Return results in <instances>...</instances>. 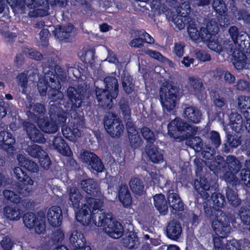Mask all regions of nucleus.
Instances as JSON below:
<instances>
[{
  "label": "nucleus",
  "mask_w": 250,
  "mask_h": 250,
  "mask_svg": "<svg viewBox=\"0 0 250 250\" xmlns=\"http://www.w3.org/2000/svg\"><path fill=\"white\" fill-rule=\"evenodd\" d=\"M3 194L6 200L14 204H16L17 205H20V204H23L22 205L26 206L27 204H28V201H29L28 199H22L20 197L19 195L11 190H4Z\"/></svg>",
  "instance_id": "ea45409f"
},
{
  "label": "nucleus",
  "mask_w": 250,
  "mask_h": 250,
  "mask_svg": "<svg viewBox=\"0 0 250 250\" xmlns=\"http://www.w3.org/2000/svg\"><path fill=\"white\" fill-rule=\"evenodd\" d=\"M229 33L232 41L235 44H238L239 47L236 48L233 53L234 58L233 64L237 70H242L246 67L247 64V57L245 53V37L242 32L239 31L238 28L236 26H231L229 29Z\"/></svg>",
  "instance_id": "423d86ee"
},
{
  "label": "nucleus",
  "mask_w": 250,
  "mask_h": 250,
  "mask_svg": "<svg viewBox=\"0 0 250 250\" xmlns=\"http://www.w3.org/2000/svg\"><path fill=\"white\" fill-rule=\"evenodd\" d=\"M167 130L168 135L175 139L181 137L187 139L196 134L197 128L180 118L176 117L168 123Z\"/></svg>",
  "instance_id": "6e6552de"
},
{
  "label": "nucleus",
  "mask_w": 250,
  "mask_h": 250,
  "mask_svg": "<svg viewBox=\"0 0 250 250\" xmlns=\"http://www.w3.org/2000/svg\"><path fill=\"white\" fill-rule=\"evenodd\" d=\"M216 148L207 146L204 145L203 147L202 150H200V151H202V154L203 158L207 160H211L214 158V155L216 152Z\"/></svg>",
  "instance_id": "bf43d9fd"
},
{
  "label": "nucleus",
  "mask_w": 250,
  "mask_h": 250,
  "mask_svg": "<svg viewBox=\"0 0 250 250\" xmlns=\"http://www.w3.org/2000/svg\"><path fill=\"white\" fill-rule=\"evenodd\" d=\"M22 52L27 58L37 61H41L43 59L42 54L32 48L24 47L22 49Z\"/></svg>",
  "instance_id": "09e8293b"
},
{
  "label": "nucleus",
  "mask_w": 250,
  "mask_h": 250,
  "mask_svg": "<svg viewBox=\"0 0 250 250\" xmlns=\"http://www.w3.org/2000/svg\"><path fill=\"white\" fill-rule=\"evenodd\" d=\"M245 119L246 122L243 121L240 114L232 113L229 116V122L232 130L236 133L246 131L250 134V120Z\"/></svg>",
  "instance_id": "6ab92c4d"
},
{
  "label": "nucleus",
  "mask_w": 250,
  "mask_h": 250,
  "mask_svg": "<svg viewBox=\"0 0 250 250\" xmlns=\"http://www.w3.org/2000/svg\"><path fill=\"white\" fill-rule=\"evenodd\" d=\"M16 81L19 86H21L23 94H26V91L28 82V76L27 73L22 72L18 74L16 77Z\"/></svg>",
  "instance_id": "3c124183"
},
{
  "label": "nucleus",
  "mask_w": 250,
  "mask_h": 250,
  "mask_svg": "<svg viewBox=\"0 0 250 250\" xmlns=\"http://www.w3.org/2000/svg\"><path fill=\"white\" fill-rule=\"evenodd\" d=\"M240 133L228 131L226 132V142L223 145V152L229 153L231 148H236L241 145L242 138Z\"/></svg>",
  "instance_id": "412c9836"
},
{
  "label": "nucleus",
  "mask_w": 250,
  "mask_h": 250,
  "mask_svg": "<svg viewBox=\"0 0 250 250\" xmlns=\"http://www.w3.org/2000/svg\"><path fill=\"white\" fill-rule=\"evenodd\" d=\"M105 89L96 87V95L99 106L104 109H110L113 106V100L117 97L118 83L116 78L106 77L104 80Z\"/></svg>",
  "instance_id": "39448f33"
},
{
  "label": "nucleus",
  "mask_w": 250,
  "mask_h": 250,
  "mask_svg": "<svg viewBox=\"0 0 250 250\" xmlns=\"http://www.w3.org/2000/svg\"><path fill=\"white\" fill-rule=\"evenodd\" d=\"M48 222L50 226L56 227L61 226L62 220V210L58 206H53L49 208L47 213Z\"/></svg>",
  "instance_id": "cd10ccee"
},
{
  "label": "nucleus",
  "mask_w": 250,
  "mask_h": 250,
  "mask_svg": "<svg viewBox=\"0 0 250 250\" xmlns=\"http://www.w3.org/2000/svg\"><path fill=\"white\" fill-rule=\"evenodd\" d=\"M45 152L46 151L43 149L41 146L36 144L29 146L27 148V152L28 155L38 159L45 154Z\"/></svg>",
  "instance_id": "8fccbe9b"
},
{
  "label": "nucleus",
  "mask_w": 250,
  "mask_h": 250,
  "mask_svg": "<svg viewBox=\"0 0 250 250\" xmlns=\"http://www.w3.org/2000/svg\"><path fill=\"white\" fill-rule=\"evenodd\" d=\"M104 125L108 134L112 138H119L124 132V125L117 115L109 113L104 119Z\"/></svg>",
  "instance_id": "f8f14e48"
},
{
  "label": "nucleus",
  "mask_w": 250,
  "mask_h": 250,
  "mask_svg": "<svg viewBox=\"0 0 250 250\" xmlns=\"http://www.w3.org/2000/svg\"><path fill=\"white\" fill-rule=\"evenodd\" d=\"M74 28L73 25L71 23L64 26L59 25V28L55 33V36L60 41L70 42L74 36V33L72 31Z\"/></svg>",
  "instance_id": "c85d7f7f"
},
{
  "label": "nucleus",
  "mask_w": 250,
  "mask_h": 250,
  "mask_svg": "<svg viewBox=\"0 0 250 250\" xmlns=\"http://www.w3.org/2000/svg\"><path fill=\"white\" fill-rule=\"evenodd\" d=\"M129 186L134 194L138 196L143 195L144 191V184L142 179L132 177L129 181Z\"/></svg>",
  "instance_id": "58836bf2"
},
{
  "label": "nucleus",
  "mask_w": 250,
  "mask_h": 250,
  "mask_svg": "<svg viewBox=\"0 0 250 250\" xmlns=\"http://www.w3.org/2000/svg\"><path fill=\"white\" fill-rule=\"evenodd\" d=\"M196 58L200 62H205L210 61L211 59L210 55L202 50H199L195 52Z\"/></svg>",
  "instance_id": "774afa93"
},
{
  "label": "nucleus",
  "mask_w": 250,
  "mask_h": 250,
  "mask_svg": "<svg viewBox=\"0 0 250 250\" xmlns=\"http://www.w3.org/2000/svg\"><path fill=\"white\" fill-rule=\"evenodd\" d=\"M0 244L4 250H12L14 242L9 236H5L2 238Z\"/></svg>",
  "instance_id": "0e129e2a"
},
{
  "label": "nucleus",
  "mask_w": 250,
  "mask_h": 250,
  "mask_svg": "<svg viewBox=\"0 0 250 250\" xmlns=\"http://www.w3.org/2000/svg\"><path fill=\"white\" fill-rule=\"evenodd\" d=\"M20 204L16 205L15 204L14 206H7L4 208V212L6 217L11 221H17L21 219L25 210H28L31 207L30 200L28 201V204L26 206Z\"/></svg>",
  "instance_id": "a211bd4d"
},
{
  "label": "nucleus",
  "mask_w": 250,
  "mask_h": 250,
  "mask_svg": "<svg viewBox=\"0 0 250 250\" xmlns=\"http://www.w3.org/2000/svg\"><path fill=\"white\" fill-rule=\"evenodd\" d=\"M7 2L12 7L22 8L26 5L30 9H34L33 12L35 16H42L44 15L45 11L40 8H37L43 5L46 0H6Z\"/></svg>",
  "instance_id": "4468645a"
},
{
  "label": "nucleus",
  "mask_w": 250,
  "mask_h": 250,
  "mask_svg": "<svg viewBox=\"0 0 250 250\" xmlns=\"http://www.w3.org/2000/svg\"><path fill=\"white\" fill-rule=\"evenodd\" d=\"M211 226L218 236L213 239L215 250H241V245L236 240L227 241L226 243L223 241L230 233V220L228 216L224 215L219 217L218 220L212 221Z\"/></svg>",
  "instance_id": "20e7f679"
},
{
  "label": "nucleus",
  "mask_w": 250,
  "mask_h": 250,
  "mask_svg": "<svg viewBox=\"0 0 250 250\" xmlns=\"http://www.w3.org/2000/svg\"><path fill=\"white\" fill-rule=\"evenodd\" d=\"M58 58L55 55L47 57V62L42 64L44 77L40 79L38 83V89L40 95L46 96L51 99H57V96L61 92V85L59 81L60 76L57 72H60L61 68L58 64Z\"/></svg>",
  "instance_id": "f03ea898"
},
{
  "label": "nucleus",
  "mask_w": 250,
  "mask_h": 250,
  "mask_svg": "<svg viewBox=\"0 0 250 250\" xmlns=\"http://www.w3.org/2000/svg\"><path fill=\"white\" fill-rule=\"evenodd\" d=\"M35 231L36 233L41 234H43L46 230V224L45 221L42 219L39 220L36 223L34 227Z\"/></svg>",
  "instance_id": "338daca9"
},
{
  "label": "nucleus",
  "mask_w": 250,
  "mask_h": 250,
  "mask_svg": "<svg viewBox=\"0 0 250 250\" xmlns=\"http://www.w3.org/2000/svg\"><path fill=\"white\" fill-rule=\"evenodd\" d=\"M80 186L84 192L91 196H99L101 194L99 185L93 178H88L82 180Z\"/></svg>",
  "instance_id": "b1692460"
},
{
  "label": "nucleus",
  "mask_w": 250,
  "mask_h": 250,
  "mask_svg": "<svg viewBox=\"0 0 250 250\" xmlns=\"http://www.w3.org/2000/svg\"><path fill=\"white\" fill-rule=\"evenodd\" d=\"M188 84L190 91L193 95L198 99L202 98L205 87L201 79L197 77L190 76L188 78Z\"/></svg>",
  "instance_id": "7c9ffc66"
},
{
  "label": "nucleus",
  "mask_w": 250,
  "mask_h": 250,
  "mask_svg": "<svg viewBox=\"0 0 250 250\" xmlns=\"http://www.w3.org/2000/svg\"><path fill=\"white\" fill-rule=\"evenodd\" d=\"M242 222L244 225H248L250 223V208L247 206H242L238 211Z\"/></svg>",
  "instance_id": "864d4df0"
},
{
  "label": "nucleus",
  "mask_w": 250,
  "mask_h": 250,
  "mask_svg": "<svg viewBox=\"0 0 250 250\" xmlns=\"http://www.w3.org/2000/svg\"><path fill=\"white\" fill-rule=\"evenodd\" d=\"M82 195L77 188H71L69 190L68 203L74 208H78Z\"/></svg>",
  "instance_id": "79ce46f5"
},
{
  "label": "nucleus",
  "mask_w": 250,
  "mask_h": 250,
  "mask_svg": "<svg viewBox=\"0 0 250 250\" xmlns=\"http://www.w3.org/2000/svg\"><path fill=\"white\" fill-rule=\"evenodd\" d=\"M201 133L203 136L207 138L205 145L218 148L221 144V140L219 133L214 130L209 131L208 129H204Z\"/></svg>",
  "instance_id": "2f4dec72"
},
{
  "label": "nucleus",
  "mask_w": 250,
  "mask_h": 250,
  "mask_svg": "<svg viewBox=\"0 0 250 250\" xmlns=\"http://www.w3.org/2000/svg\"><path fill=\"white\" fill-rule=\"evenodd\" d=\"M22 125L31 142L39 144H43L45 142L46 139L42 131L38 129L34 124L24 121Z\"/></svg>",
  "instance_id": "f3484780"
},
{
  "label": "nucleus",
  "mask_w": 250,
  "mask_h": 250,
  "mask_svg": "<svg viewBox=\"0 0 250 250\" xmlns=\"http://www.w3.org/2000/svg\"><path fill=\"white\" fill-rule=\"evenodd\" d=\"M226 194L228 202L232 206L236 207L240 205L241 200L238 197L237 192L234 190L227 187L226 189Z\"/></svg>",
  "instance_id": "49530a36"
},
{
  "label": "nucleus",
  "mask_w": 250,
  "mask_h": 250,
  "mask_svg": "<svg viewBox=\"0 0 250 250\" xmlns=\"http://www.w3.org/2000/svg\"><path fill=\"white\" fill-rule=\"evenodd\" d=\"M220 25L218 19L215 18L208 21L205 27H201V31L203 33L202 41L206 42L211 39L212 36L216 35L219 31Z\"/></svg>",
  "instance_id": "5701e85b"
},
{
  "label": "nucleus",
  "mask_w": 250,
  "mask_h": 250,
  "mask_svg": "<svg viewBox=\"0 0 250 250\" xmlns=\"http://www.w3.org/2000/svg\"><path fill=\"white\" fill-rule=\"evenodd\" d=\"M60 101L52 100L49 102V115L48 117H43L37 121L41 130L46 133L51 134L56 132L59 127H62V133L66 138L79 137L81 135V130L85 127L84 118L83 116L75 114L72 118L68 128L64 130L66 125L67 113L62 107Z\"/></svg>",
  "instance_id": "f257e3e1"
},
{
  "label": "nucleus",
  "mask_w": 250,
  "mask_h": 250,
  "mask_svg": "<svg viewBox=\"0 0 250 250\" xmlns=\"http://www.w3.org/2000/svg\"><path fill=\"white\" fill-rule=\"evenodd\" d=\"M38 218L33 212H29L23 215V222L24 225L29 229H33L38 221Z\"/></svg>",
  "instance_id": "603ef678"
},
{
  "label": "nucleus",
  "mask_w": 250,
  "mask_h": 250,
  "mask_svg": "<svg viewBox=\"0 0 250 250\" xmlns=\"http://www.w3.org/2000/svg\"><path fill=\"white\" fill-rule=\"evenodd\" d=\"M187 31L192 40L195 41L201 40L202 41V35H203V33L201 31V27L199 31L196 27V24L195 21L188 23Z\"/></svg>",
  "instance_id": "c03bdc74"
},
{
  "label": "nucleus",
  "mask_w": 250,
  "mask_h": 250,
  "mask_svg": "<svg viewBox=\"0 0 250 250\" xmlns=\"http://www.w3.org/2000/svg\"><path fill=\"white\" fill-rule=\"evenodd\" d=\"M225 165L227 170L224 174V180L232 186L239 183L236 175L240 171L242 167V163L235 156L229 155L227 156Z\"/></svg>",
  "instance_id": "9d476101"
},
{
  "label": "nucleus",
  "mask_w": 250,
  "mask_h": 250,
  "mask_svg": "<svg viewBox=\"0 0 250 250\" xmlns=\"http://www.w3.org/2000/svg\"><path fill=\"white\" fill-rule=\"evenodd\" d=\"M38 161L41 167L46 170L49 169L51 164V161L46 152L38 159Z\"/></svg>",
  "instance_id": "69168bd1"
},
{
  "label": "nucleus",
  "mask_w": 250,
  "mask_h": 250,
  "mask_svg": "<svg viewBox=\"0 0 250 250\" xmlns=\"http://www.w3.org/2000/svg\"><path fill=\"white\" fill-rule=\"evenodd\" d=\"M177 14L181 18L188 17L191 12L190 5L188 2L181 3L176 10Z\"/></svg>",
  "instance_id": "6e6d98bb"
},
{
  "label": "nucleus",
  "mask_w": 250,
  "mask_h": 250,
  "mask_svg": "<svg viewBox=\"0 0 250 250\" xmlns=\"http://www.w3.org/2000/svg\"><path fill=\"white\" fill-rule=\"evenodd\" d=\"M81 155L83 162L97 173H101L105 169L101 159L94 152L85 150Z\"/></svg>",
  "instance_id": "2eb2a0df"
},
{
  "label": "nucleus",
  "mask_w": 250,
  "mask_h": 250,
  "mask_svg": "<svg viewBox=\"0 0 250 250\" xmlns=\"http://www.w3.org/2000/svg\"><path fill=\"white\" fill-rule=\"evenodd\" d=\"M212 7L219 15L222 16L226 12V5L223 0H213Z\"/></svg>",
  "instance_id": "680f3d73"
},
{
  "label": "nucleus",
  "mask_w": 250,
  "mask_h": 250,
  "mask_svg": "<svg viewBox=\"0 0 250 250\" xmlns=\"http://www.w3.org/2000/svg\"><path fill=\"white\" fill-rule=\"evenodd\" d=\"M117 197L119 201L125 208H130L132 204V198L128 186L121 183L117 189Z\"/></svg>",
  "instance_id": "393cba45"
},
{
  "label": "nucleus",
  "mask_w": 250,
  "mask_h": 250,
  "mask_svg": "<svg viewBox=\"0 0 250 250\" xmlns=\"http://www.w3.org/2000/svg\"><path fill=\"white\" fill-rule=\"evenodd\" d=\"M245 167L240 171L239 178L247 187L250 188V159L246 161Z\"/></svg>",
  "instance_id": "a18cd8bd"
},
{
  "label": "nucleus",
  "mask_w": 250,
  "mask_h": 250,
  "mask_svg": "<svg viewBox=\"0 0 250 250\" xmlns=\"http://www.w3.org/2000/svg\"><path fill=\"white\" fill-rule=\"evenodd\" d=\"M98 227H103L104 232L114 239L119 238L123 234V227L120 222L104 216L102 218L101 216L99 217Z\"/></svg>",
  "instance_id": "ddd939ff"
},
{
  "label": "nucleus",
  "mask_w": 250,
  "mask_h": 250,
  "mask_svg": "<svg viewBox=\"0 0 250 250\" xmlns=\"http://www.w3.org/2000/svg\"><path fill=\"white\" fill-rule=\"evenodd\" d=\"M124 120H129L131 118V111L127 101L121 100L119 103Z\"/></svg>",
  "instance_id": "5fc2aeb1"
},
{
  "label": "nucleus",
  "mask_w": 250,
  "mask_h": 250,
  "mask_svg": "<svg viewBox=\"0 0 250 250\" xmlns=\"http://www.w3.org/2000/svg\"><path fill=\"white\" fill-rule=\"evenodd\" d=\"M55 150L64 156H72L73 153L65 140L62 136H56L52 141Z\"/></svg>",
  "instance_id": "f704fd0d"
},
{
  "label": "nucleus",
  "mask_w": 250,
  "mask_h": 250,
  "mask_svg": "<svg viewBox=\"0 0 250 250\" xmlns=\"http://www.w3.org/2000/svg\"><path fill=\"white\" fill-rule=\"evenodd\" d=\"M186 44L183 42H176L174 44L172 52L176 56L182 58L184 55Z\"/></svg>",
  "instance_id": "052dcab7"
},
{
  "label": "nucleus",
  "mask_w": 250,
  "mask_h": 250,
  "mask_svg": "<svg viewBox=\"0 0 250 250\" xmlns=\"http://www.w3.org/2000/svg\"><path fill=\"white\" fill-rule=\"evenodd\" d=\"M69 239L73 250H91L90 247L86 245L85 238L81 232L73 231Z\"/></svg>",
  "instance_id": "4be33fe9"
},
{
  "label": "nucleus",
  "mask_w": 250,
  "mask_h": 250,
  "mask_svg": "<svg viewBox=\"0 0 250 250\" xmlns=\"http://www.w3.org/2000/svg\"><path fill=\"white\" fill-rule=\"evenodd\" d=\"M18 161L20 167H17L14 169V174L18 180L16 187L17 192L23 196H28L31 192V186L33 181L23 170L31 173L37 172L39 167L37 163L25 157L19 156Z\"/></svg>",
  "instance_id": "7ed1b4c3"
},
{
  "label": "nucleus",
  "mask_w": 250,
  "mask_h": 250,
  "mask_svg": "<svg viewBox=\"0 0 250 250\" xmlns=\"http://www.w3.org/2000/svg\"><path fill=\"white\" fill-rule=\"evenodd\" d=\"M167 201L171 212L173 214H181L184 211L185 205L178 194L174 192L169 193Z\"/></svg>",
  "instance_id": "bb28decb"
},
{
  "label": "nucleus",
  "mask_w": 250,
  "mask_h": 250,
  "mask_svg": "<svg viewBox=\"0 0 250 250\" xmlns=\"http://www.w3.org/2000/svg\"><path fill=\"white\" fill-rule=\"evenodd\" d=\"M141 133L148 144H152L155 141L154 133L149 128L143 126L141 129Z\"/></svg>",
  "instance_id": "4d7b16f0"
},
{
  "label": "nucleus",
  "mask_w": 250,
  "mask_h": 250,
  "mask_svg": "<svg viewBox=\"0 0 250 250\" xmlns=\"http://www.w3.org/2000/svg\"><path fill=\"white\" fill-rule=\"evenodd\" d=\"M104 202L97 198L91 197H86V204L76 212L75 218L77 221L83 226H88L91 222V214L89 212L99 210L103 207Z\"/></svg>",
  "instance_id": "1a4fd4ad"
},
{
  "label": "nucleus",
  "mask_w": 250,
  "mask_h": 250,
  "mask_svg": "<svg viewBox=\"0 0 250 250\" xmlns=\"http://www.w3.org/2000/svg\"><path fill=\"white\" fill-rule=\"evenodd\" d=\"M179 93V87L171 83H167L160 88L159 100L165 113H171L174 110Z\"/></svg>",
  "instance_id": "0eeeda50"
},
{
  "label": "nucleus",
  "mask_w": 250,
  "mask_h": 250,
  "mask_svg": "<svg viewBox=\"0 0 250 250\" xmlns=\"http://www.w3.org/2000/svg\"><path fill=\"white\" fill-rule=\"evenodd\" d=\"M15 139L13 135L9 131H0V146L7 153H12L14 150V145Z\"/></svg>",
  "instance_id": "a878e982"
},
{
  "label": "nucleus",
  "mask_w": 250,
  "mask_h": 250,
  "mask_svg": "<svg viewBox=\"0 0 250 250\" xmlns=\"http://www.w3.org/2000/svg\"><path fill=\"white\" fill-rule=\"evenodd\" d=\"M206 42H208V46L210 50L218 53L223 51L222 39L219 37L213 35L211 39Z\"/></svg>",
  "instance_id": "de8ad7c7"
},
{
  "label": "nucleus",
  "mask_w": 250,
  "mask_h": 250,
  "mask_svg": "<svg viewBox=\"0 0 250 250\" xmlns=\"http://www.w3.org/2000/svg\"><path fill=\"white\" fill-rule=\"evenodd\" d=\"M183 116L188 123L196 124L200 122L202 114L197 107L189 106L184 109Z\"/></svg>",
  "instance_id": "72a5a7b5"
},
{
  "label": "nucleus",
  "mask_w": 250,
  "mask_h": 250,
  "mask_svg": "<svg viewBox=\"0 0 250 250\" xmlns=\"http://www.w3.org/2000/svg\"><path fill=\"white\" fill-rule=\"evenodd\" d=\"M67 95L71 103V109L76 111L77 109L82 105L83 97V94L81 92H78L75 87L70 86L67 89Z\"/></svg>",
  "instance_id": "473e14b6"
},
{
  "label": "nucleus",
  "mask_w": 250,
  "mask_h": 250,
  "mask_svg": "<svg viewBox=\"0 0 250 250\" xmlns=\"http://www.w3.org/2000/svg\"><path fill=\"white\" fill-rule=\"evenodd\" d=\"M122 243L124 247L128 249L132 250L136 249L139 247L140 241L136 232L130 231L127 236L122 238Z\"/></svg>",
  "instance_id": "c9c22d12"
},
{
  "label": "nucleus",
  "mask_w": 250,
  "mask_h": 250,
  "mask_svg": "<svg viewBox=\"0 0 250 250\" xmlns=\"http://www.w3.org/2000/svg\"><path fill=\"white\" fill-rule=\"evenodd\" d=\"M194 189L197 192V198H201L204 200L208 201L211 192L210 185L207 179L204 176L200 177L199 180L195 179L194 181Z\"/></svg>",
  "instance_id": "aec40b11"
},
{
  "label": "nucleus",
  "mask_w": 250,
  "mask_h": 250,
  "mask_svg": "<svg viewBox=\"0 0 250 250\" xmlns=\"http://www.w3.org/2000/svg\"><path fill=\"white\" fill-rule=\"evenodd\" d=\"M182 229L181 224L176 219H172L167 225L166 234L167 237L171 240H177L181 234Z\"/></svg>",
  "instance_id": "c756f323"
},
{
  "label": "nucleus",
  "mask_w": 250,
  "mask_h": 250,
  "mask_svg": "<svg viewBox=\"0 0 250 250\" xmlns=\"http://www.w3.org/2000/svg\"><path fill=\"white\" fill-rule=\"evenodd\" d=\"M149 159L154 164L159 163L163 161V155L160 149L155 146H150L146 152Z\"/></svg>",
  "instance_id": "a19ab883"
},
{
  "label": "nucleus",
  "mask_w": 250,
  "mask_h": 250,
  "mask_svg": "<svg viewBox=\"0 0 250 250\" xmlns=\"http://www.w3.org/2000/svg\"><path fill=\"white\" fill-rule=\"evenodd\" d=\"M238 106L245 119L250 120V97L247 96H239Z\"/></svg>",
  "instance_id": "e433bc0d"
},
{
  "label": "nucleus",
  "mask_w": 250,
  "mask_h": 250,
  "mask_svg": "<svg viewBox=\"0 0 250 250\" xmlns=\"http://www.w3.org/2000/svg\"><path fill=\"white\" fill-rule=\"evenodd\" d=\"M210 198L213 202L212 207H204L205 212L212 222L218 220L219 217L223 215L228 216L220 208L226 204V200L224 195L220 193L213 192L211 193Z\"/></svg>",
  "instance_id": "9b49d317"
},
{
  "label": "nucleus",
  "mask_w": 250,
  "mask_h": 250,
  "mask_svg": "<svg viewBox=\"0 0 250 250\" xmlns=\"http://www.w3.org/2000/svg\"><path fill=\"white\" fill-rule=\"evenodd\" d=\"M154 205L161 214L165 215L168 211V203L165 196L162 193L157 194L153 196Z\"/></svg>",
  "instance_id": "4c0bfd02"
},
{
  "label": "nucleus",
  "mask_w": 250,
  "mask_h": 250,
  "mask_svg": "<svg viewBox=\"0 0 250 250\" xmlns=\"http://www.w3.org/2000/svg\"><path fill=\"white\" fill-rule=\"evenodd\" d=\"M195 135L188 138L190 139L189 142L193 148L197 150H202L204 146L202 139L199 137H195Z\"/></svg>",
  "instance_id": "e2e57ef3"
},
{
  "label": "nucleus",
  "mask_w": 250,
  "mask_h": 250,
  "mask_svg": "<svg viewBox=\"0 0 250 250\" xmlns=\"http://www.w3.org/2000/svg\"><path fill=\"white\" fill-rule=\"evenodd\" d=\"M26 113L28 118L33 121H38L43 117L45 113L44 105L41 103L34 104L31 98L28 99L25 104Z\"/></svg>",
  "instance_id": "dca6fc26"
},
{
  "label": "nucleus",
  "mask_w": 250,
  "mask_h": 250,
  "mask_svg": "<svg viewBox=\"0 0 250 250\" xmlns=\"http://www.w3.org/2000/svg\"><path fill=\"white\" fill-rule=\"evenodd\" d=\"M129 144L131 147L135 149L138 148L142 143V140L138 131L128 134Z\"/></svg>",
  "instance_id": "13d9d810"
},
{
  "label": "nucleus",
  "mask_w": 250,
  "mask_h": 250,
  "mask_svg": "<svg viewBox=\"0 0 250 250\" xmlns=\"http://www.w3.org/2000/svg\"><path fill=\"white\" fill-rule=\"evenodd\" d=\"M121 80L124 90L127 94H131L133 90L134 86L132 83V77L124 71L121 74Z\"/></svg>",
  "instance_id": "37998d69"
}]
</instances>
